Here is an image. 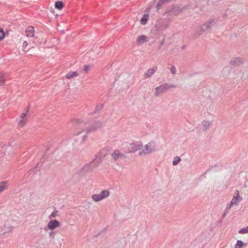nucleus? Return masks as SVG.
Segmentation results:
<instances>
[{"instance_id": "obj_1", "label": "nucleus", "mask_w": 248, "mask_h": 248, "mask_svg": "<svg viewBox=\"0 0 248 248\" xmlns=\"http://www.w3.org/2000/svg\"><path fill=\"white\" fill-rule=\"evenodd\" d=\"M102 126V123L99 121L95 122L90 126H87L86 127V134L81 136V139H79V138H76L75 139V141H79L81 143H83L87 138V135L88 134L95 132L96 130L101 128Z\"/></svg>"}, {"instance_id": "obj_2", "label": "nucleus", "mask_w": 248, "mask_h": 248, "mask_svg": "<svg viewBox=\"0 0 248 248\" xmlns=\"http://www.w3.org/2000/svg\"><path fill=\"white\" fill-rule=\"evenodd\" d=\"M101 160L99 159L97 160H93L89 163L85 164L79 171L81 175H85L86 174L92 172L93 170L97 167L101 162Z\"/></svg>"}, {"instance_id": "obj_3", "label": "nucleus", "mask_w": 248, "mask_h": 248, "mask_svg": "<svg viewBox=\"0 0 248 248\" xmlns=\"http://www.w3.org/2000/svg\"><path fill=\"white\" fill-rule=\"evenodd\" d=\"M176 85L174 84H168L164 83L163 84L155 88V96H158L161 94L167 92L169 89L170 88H175Z\"/></svg>"}, {"instance_id": "obj_4", "label": "nucleus", "mask_w": 248, "mask_h": 248, "mask_svg": "<svg viewBox=\"0 0 248 248\" xmlns=\"http://www.w3.org/2000/svg\"><path fill=\"white\" fill-rule=\"evenodd\" d=\"M215 24V21L214 19H209L205 23L203 24L202 26H201L200 28L196 31V33L199 35H202L205 31H207L208 30H210Z\"/></svg>"}, {"instance_id": "obj_5", "label": "nucleus", "mask_w": 248, "mask_h": 248, "mask_svg": "<svg viewBox=\"0 0 248 248\" xmlns=\"http://www.w3.org/2000/svg\"><path fill=\"white\" fill-rule=\"evenodd\" d=\"M155 151V142L153 141H151L145 145L144 149H142V151L140 152L139 155H146L147 154H150Z\"/></svg>"}, {"instance_id": "obj_6", "label": "nucleus", "mask_w": 248, "mask_h": 248, "mask_svg": "<svg viewBox=\"0 0 248 248\" xmlns=\"http://www.w3.org/2000/svg\"><path fill=\"white\" fill-rule=\"evenodd\" d=\"M143 147L142 142L141 141H135L131 143L128 148L129 153H134L138 150L141 149Z\"/></svg>"}, {"instance_id": "obj_7", "label": "nucleus", "mask_w": 248, "mask_h": 248, "mask_svg": "<svg viewBox=\"0 0 248 248\" xmlns=\"http://www.w3.org/2000/svg\"><path fill=\"white\" fill-rule=\"evenodd\" d=\"M61 226L60 222L57 220H51L48 223L46 228H45V230L47 231V229L53 230Z\"/></svg>"}, {"instance_id": "obj_8", "label": "nucleus", "mask_w": 248, "mask_h": 248, "mask_svg": "<svg viewBox=\"0 0 248 248\" xmlns=\"http://www.w3.org/2000/svg\"><path fill=\"white\" fill-rule=\"evenodd\" d=\"M234 194L236 195L233 196V198L231 202H232L234 205H237L238 202L242 201V198L240 196L238 190H235L234 191Z\"/></svg>"}, {"instance_id": "obj_9", "label": "nucleus", "mask_w": 248, "mask_h": 248, "mask_svg": "<svg viewBox=\"0 0 248 248\" xmlns=\"http://www.w3.org/2000/svg\"><path fill=\"white\" fill-rule=\"evenodd\" d=\"M157 69V67L155 66L153 68H149L147 70V71L144 73L143 75V77L145 78H150L152 76H153L155 71Z\"/></svg>"}, {"instance_id": "obj_10", "label": "nucleus", "mask_w": 248, "mask_h": 248, "mask_svg": "<svg viewBox=\"0 0 248 248\" xmlns=\"http://www.w3.org/2000/svg\"><path fill=\"white\" fill-rule=\"evenodd\" d=\"M111 156L115 160H117L119 158L125 157V155L121 154L118 150H115L114 151L111 155Z\"/></svg>"}, {"instance_id": "obj_11", "label": "nucleus", "mask_w": 248, "mask_h": 248, "mask_svg": "<svg viewBox=\"0 0 248 248\" xmlns=\"http://www.w3.org/2000/svg\"><path fill=\"white\" fill-rule=\"evenodd\" d=\"M230 63L233 66L240 65L243 63V60L240 57H236L230 61Z\"/></svg>"}, {"instance_id": "obj_12", "label": "nucleus", "mask_w": 248, "mask_h": 248, "mask_svg": "<svg viewBox=\"0 0 248 248\" xmlns=\"http://www.w3.org/2000/svg\"><path fill=\"white\" fill-rule=\"evenodd\" d=\"M34 28L32 26H29L26 31V35L28 37H33L34 35Z\"/></svg>"}, {"instance_id": "obj_13", "label": "nucleus", "mask_w": 248, "mask_h": 248, "mask_svg": "<svg viewBox=\"0 0 248 248\" xmlns=\"http://www.w3.org/2000/svg\"><path fill=\"white\" fill-rule=\"evenodd\" d=\"M137 41L138 44L141 45L147 42V37L143 35L139 36L137 38Z\"/></svg>"}, {"instance_id": "obj_14", "label": "nucleus", "mask_w": 248, "mask_h": 248, "mask_svg": "<svg viewBox=\"0 0 248 248\" xmlns=\"http://www.w3.org/2000/svg\"><path fill=\"white\" fill-rule=\"evenodd\" d=\"M78 73L76 71H70L67 73L65 76L67 79H71L75 77H78Z\"/></svg>"}, {"instance_id": "obj_15", "label": "nucleus", "mask_w": 248, "mask_h": 248, "mask_svg": "<svg viewBox=\"0 0 248 248\" xmlns=\"http://www.w3.org/2000/svg\"><path fill=\"white\" fill-rule=\"evenodd\" d=\"M12 227L11 226H6V225H4L1 230V234H4L7 232H9L12 230Z\"/></svg>"}, {"instance_id": "obj_16", "label": "nucleus", "mask_w": 248, "mask_h": 248, "mask_svg": "<svg viewBox=\"0 0 248 248\" xmlns=\"http://www.w3.org/2000/svg\"><path fill=\"white\" fill-rule=\"evenodd\" d=\"M8 183L6 181L0 182V192H2L8 188Z\"/></svg>"}, {"instance_id": "obj_17", "label": "nucleus", "mask_w": 248, "mask_h": 248, "mask_svg": "<svg viewBox=\"0 0 248 248\" xmlns=\"http://www.w3.org/2000/svg\"><path fill=\"white\" fill-rule=\"evenodd\" d=\"M64 7L63 2L62 1H56L55 3V7L58 10H62Z\"/></svg>"}, {"instance_id": "obj_18", "label": "nucleus", "mask_w": 248, "mask_h": 248, "mask_svg": "<svg viewBox=\"0 0 248 248\" xmlns=\"http://www.w3.org/2000/svg\"><path fill=\"white\" fill-rule=\"evenodd\" d=\"M148 17L149 15L148 14H144L140 20L141 24L145 25L148 20Z\"/></svg>"}, {"instance_id": "obj_19", "label": "nucleus", "mask_w": 248, "mask_h": 248, "mask_svg": "<svg viewBox=\"0 0 248 248\" xmlns=\"http://www.w3.org/2000/svg\"><path fill=\"white\" fill-rule=\"evenodd\" d=\"M7 78V75L2 72H0V85H2L4 83Z\"/></svg>"}, {"instance_id": "obj_20", "label": "nucleus", "mask_w": 248, "mask_h": 248, "mask_svg": "<svg viewBox=\"0 0 248 248\" xmlns=\"http://www.w3.org/2000/svg\"><path fill=\"white\" fill-rule=\"evenodd\" d=\"M93 200L95 202H99L103 199L100 194H93L92 196Z\"/></svg>"}, {"instance_id": "obj_21", "label": "nucleus", "mask_w": 248, "mask_h": 248, "mask_svg": "<svg viewBox=\"0 0 248 248\" xmlns=\"http://www.w3.org/2000/svg\"><path fill=\"white\" fill-rule=\"evenodd\" d=\"M169 26V24L168 23H167L166 22H163L161 24L159 28H158V30L160 31H162L166 29L167 28H168Z\"/></svg>"}, {"instance_id": "obj_22", "label": "nucleus", "mask_w": 248, "mask_h": 248, "mask_svg": "<svg viewBox=\"0 0 248 248\" xmlns=\"http://www.w3.org/2000/svg\"><path fill=\"white\" fill-rule=\"evenodd\" d=\"M109 191L108 190H103L101 191V192L100 193V195L101 196L102 198L103 199L108 197L109 195Z\"/></svg>"}, {"instance_id": "obj_23", "label": "nucleus", "mask_w": 248, "mask_h": 248, "mask_svg": "<svg viewBox=\"0 0 248 248\" xmlns=\"http://www.w3.org/2000/svg\"><path fill=\"white\" fill-rule=\"evenodd\" d=\"M246 244H244L241 240H238L236 244L234 246L235 248H242L243 246H246Z\"/></svg>"}, {"instance_id": "obj_24", "label": "nucleus", "mask_w": 248, "mask_h": 248, "mask_svg": "<svg viewBox=\"0 0 248 248\" xmlns=\"http://www.w3.org/2000/svg\"><path fill=\"white\" fill-rule=\"evenodd\" d=\"M203 129L204 130L208 129L211 125V123L208 121H203L202 122Z\"/></svg>"}, {"instance_id": "obj_25", "label": "nucleus", "mask_w": 248, "mask_h": 248, "mask_svg": "<svg viewBox=\"0 0 248 248\" xmlns=\"http://www.w3.org/2000/svg\"><path fill=\"white\" fill-rule=\"evenodd\" d=\"M181 161V158L179 156H175L172 161V164L174 166L177 165Z\"/></svg>"}, {"instance_id": "obj_26", "label": "nucleus", "mask_w": 248, "mask_h": 248, "mask_svg": "<svg viewBox=\"0 0 248 248\" xmlns=\"http://www.w3.org/2000/svg\"><path fill=\"white\" fill-rule=\"evenodd\" d=\"M58 211L54 210L53 212L51 213V214L48 216V218L49 219H51L52 218H54L58 216Z\"/></svg>"}, {"instance_id": "obj_27", "label": "nucleus", "mask_w": 248, "mask_h": 248, "mask_svg": "<svg viewBox=\"0 0 248 248\" xmlns=\"http://www.w3.org/2000/svg\"><path fill=\"white\" fill-rule=\"evenodd\" d=\"M238 233L240 234H244V233H248V226L246 228L241 229L238 231Z\"/></svg>"}, {"instance_id": "obj_28", "label": "nucleus", "mask_w": 248, "mask_h": 248, "mask_svg": "<svg viewBox=\"0 0 248 248\" xmlns=\"http://www.w3.org/2000/svg\"><path fill=\"white\" fill-rule=\"evenodd\" d=\"M26 123V120L24 118H22L21 120H20L18 122V124L19 126L22 127Z\"/></svg>"}, {"instance_id": "obj_29", "label": "nucleus", "mask_w": 248, "mask_h": 248, "mask_svg": "<svg viewBox=\"0 0 248 248\" xmlns=\"http://www.w3.org/2000/svg\"><path fill=\"white\" fill-rule=\"evenodd\" d=\"M73 121V123L77 125H81L83 124V122L79 119H75Z\"/></svg>"}, {"instance_id": "obj_30", "label": "nucleus", "mask_w": 248, "mask_h": 248, "mask_svg": "<svg viewBox=\"0 0 248 248\" xmlns=\"http://www.w3.org/2000/svg\"><path fill=\"white\" fill-rule=\"evenodd\" d=\"M170 71L172 75H175L176 73V69L174 65H171V66L170 68Z\"/></svg>"}, {"instance_id": "obj_31", "label": "nucleus", "mask_w": 248, "mask_h": 248, "mask_svg": "<svg viewBox=\"0 0 248 248\" xmlns=\"http://www.w3.org/2000/svg\"><path fill=\"white\" fill-rule=\"evenodd\" d=\"M56 232L53 231H51L49 233V237L51 238V239L54 240L55 239Z\"/></svg>"}, {"instance_id": "obj_32", "label": "nucleus", "mask_w": 248, "mask_h": 248, "mask_svg": "<svg viewBox=\"0 0 248 248\" xmlns=\"http://www.w3.org/2000/svg\"><path fill=\"white\" fill-rule=\"evenodd\" d=\"M102 108H103V105H99L96 106L95 107V110L93 112V113H96L97 111H99Z\"/></svg>"}, {"instance_id": "obj_33", "label": "nucleus", "mask_w": 248, "mask_h": 248, "mask_svg": "<svg viewBox=\"0 0 248 248\" xmlns=\"http://www.w3.org/2000/svg\"><path fill=\"white\" fill-rule=\"evenodd\" d=\"M5 36L4 32L2 29H0V40H2Z\"/></svg>"}, {"instance_id": "obj_34", "label": "nucleus", "mask_w": 248, "mask_h": 248, "mask_svg": "<svg viewBox=\"0 0 248 248\" xmlns=\"http://www.w3.org/2000/svg\"><path fill=\"white\" fill-rule=\"evenodd\" d=\"M91 68V67L90 65H85L84 66V69L83 70L86 72H88Z\"/></svg>"}, {"instance_id": "obj_35", "label": "nucleus", "mask_w": 248, "mask_h": 248, "mask_svg": "<svg viewBox=\"0 0 248 248\" xmlns=\"http://www.w3.org/2000/svg\"><path fill=\"white\" fill-rule=\"evenodd\" d=\"M28 111V109L26 110L25 112H23L20 115V117L21 118H24V117L27 115V113Z\"/></svg>"}, {"instance_id": "obj_36", "label": "nucleus", "mask_w": 248, "mask_h": 248, "mask_svg": "<svg viewBox=\"0 0 248 248\" xmlns=\"http://www.w3.org/2000/svg\"><path fill=\"white\" fill-rule=\"evenodd\" d=\"M234 204L232 202H230V203L227 205L226 208H227V209H230Z\"/></svg>"}, {"instance_id": "obj_37", "label": "nucleus", "mask_w": 248, "mask_h": 248, "mask_svg": "<svg viewBox=\"0 0 248 248\" xmlns=\"http://www.w3.org/2000/svg\"><path fill=\"white\" fill-rule=\"evenodd\" d=\"M164 41H165V39L163 38V39L160 43L159 46L158 47L159 49H160L161 48V47L164 45Z\"/></svg>"}, {"instance_id": "obj_38", "label": "nucleus", "mask_w": 248, "mask_h": 248, "mask_svg": "<svg viewBox=\"0 0 248 248\" xmlns=\"http://www.w3.org/2000/svg\"><path fill=\"white\" fill-rule=\"evenodd\" d=\"M28 46V43L27 41H24L23 43V48H26L27 46Z\"/></svg>"}, {"instance_id": "obj_39", "label": "nucleus", "mask_w": 248, "mask_h": 248, "mask_svg": "<svg viewBox=\"0 0 248 248\" xmlns=\"http://www.w3.org/2000/svg\"><path fill=\"white\" fill-rule=\"evenodd\" d=\"M83 131H80V132H78L76 133L75 134V135H77V136H78L79 135H80V134H81V133H83Z\"/></svg>"}, {"instance_id": "obj_40", "label": "nucleus", "mask_w": 248, "mask_h": 248, "mask_svg": "<svg viewBox=\"0 0 248 248\" xmlns=\"http://www.w3.org/2000/svg\"><path fill=\"white\" fill-rule=\"evenodd\" d=\"M226 216V213H224V214L222 216V217L223 218H224Z\"/></svg>"}, {"instance_id": "obj_41", "label": "nucleus", "mask_w": 248, "mask_h": 248, "mask_svg": "<svg viewBox=\"0 0 248 248\" xmlns=\"http://www.w3.org/2000/svg\"><path fill=\"white\" fill-rule=\"evenodd\" d=\"M229 209H227V208H226L225 210L224 213H226V214L228 213Z\"/></svg>"}, {"instance_id": "obj_42", "label": "nucleus", "mask_w": 248, "mask_h": 248, "mask_svg": "<svg viewBox=\"0 0 248 248\" xmlns=\"http://www.w3.org/2000/svg\"><path fill=\"white\" fill-rule=\"evenodd\" d=\"M33 171H34V169H32L31 170H30V172L31 173V172H33Z\"/></svg>"}, {"instance_id": "obj_43", "label": "nucleus", "mask_w": 248, "mask_h": 248, "mask_svg": "<svg viewBox=\"0 0 248 248\" xmlns=\"http://www.w3.org/2000/svg\"><path fill=\"white\" fill-rule=\"evenodd\" d=\"M185 47H186V46L184 45V46H182V48L183 49H185Z\"/></svg>"}, {"instance_id": "obj_44", "label": "nucleus", "mask_w": 248, "mask_h": 248, "mask_svg": "<svg viewBox=\"0 0 248 248\" xmlns=\"http://www.w3.org/2000/svg\"><path fill=\"white\" fill-rule=\"evenodd\" d=\"M44 156H45V155H43V156H42V158H43Z\"/></svg>"}]
</instances>
